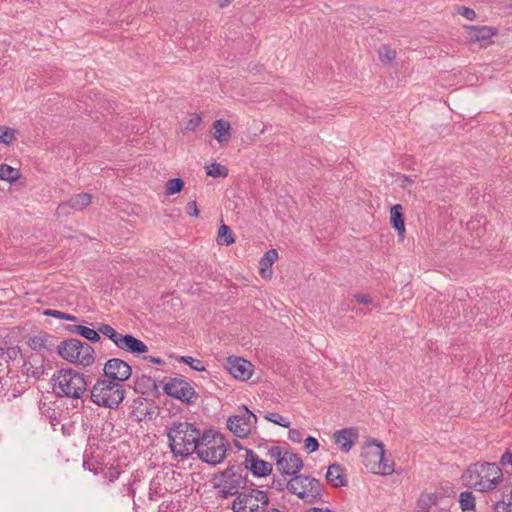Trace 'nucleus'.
<instances>
[{"label":"nucleus","instance_id":"16","mask_svg":"<svg viewBox=\"0 0 512 512\" xmlns=\"http://www.w3.org/2000/svg\"><path fill=\"white\" fill-rule=\"evenodd\" d=\"M465 29L468 31L469 41L483 43L482 46L490 44L492 37L498 34V29L492 26L467 25Z\"/></svg>","mask_w":512,"mask_h":512},{"label":"nucleus","instance_id":"6","mask_svg":"<svg viewBox=\"0 0 512 512\" xmlns=\"http://www.w3.org/2000/svg\"><path fill=\"white\" fill-rule=\"evenodd\" d=\"M125 386L108 379H98L92 386L89 399L96 405L104 408L115 409L125 398Z\"/></svg>","mask_w":512,"mask_h":512},{"label":"nucleus","instance_id":"34","mask_svg":"<svg viewBox=\"0 0 512 512\" xmlns=\"http://www.w3.org/2000/svg\"><path fill=\"white\" fill-rule=\"evenodd\" d=\"M228 168L219 163H212L209 167H207L206 174L208 176L218 178V177H226L228 175Z\"/></svg>","mask_w":512,"mask_h":512},{"label":"nucleus","instance_id":"30","mask_svg":"<svg viewBox=\"0 0 512 512\" xmlns=\"http://www.w3.org/2000/svg\"><path fill=\"white\" fill-rule=\"evenodd\" d=\"M460 508L463 512L475 509V496L471 491H463L459 496Z\"/></svg>","mask_w":512,"mask_h":512},{"label":"nucleus","instance_id":"54","mask_svg":"<svg viewBox=\"0 0 512 512\" xmlns=\"http://www.w3.org/2000/svg\"><path fill=\"white\" fill-rule=\"evenodd\" d=\"M306 512H335V511L331 510L329 508L322 509L319 507H312V508L308 509Z\"/></svg>","mask_w":512,"mask_h":512},{"label":"nucleus","instance_id":"56","mask_svg":"<svg viewBox=\"0 0 512 512\" xmlns=\"http://www.w3.org/2000/svg\"><path fill=\"white\" fill-rule=\"evenodd\" d=\"M410 182H411V180L407 176H404L403 183H410ZM402 186L405 188L406 184H403Z\"/></svg>","mask_w":512,"mask_h":512},{"label":"nucleus","instance_id":"10","mask_svg":"<svg viewBox=\"0 0 512 512\" xmlns=\"http://www.w3.org/2000/svg\"><path fill=\"white\" fill-rule=\"evenodd\" d=\"M164 393L186 405L196 403L199 395L189 382L181 378H170L163 386Z\"/></svg>","mask_w":512,"mask_h":512},{"label":"nucleus","instance_id":"31","mask_svg":"<svg viewBox=\"0 0 512 512\" xmlns=\"http://www.w3.org/2000/svg\"><path fill=\"white\" fill-rule=\"evenodd\" d=\"M49 338H51V336L49 335L34 336L28 340V345L34 351H41L44 348L47 350H51L52 345H47V341Z\"/></svg>","mask_w":512,"mask_h":512},{"label":"nucleus","instance_id":"53","mask_svg":"<svg viewBox=\"0 0 512 512\" xmlns=\"http://www.w3.org/2000/svg\"><path fill=\"white\" fill-rule=\"evenodd\" d=\"M119 475L120 472L114 468L109 469V471L106 473V477L109 479L110 482L116 480L119 477Z\"/></svg>","mask_w":512,"mask_h":512},{"label":"nucleus","instance_id":"8","mask_svg":"<svg viewBox=\"0 0 512 512\" xmlns=\"http://www.w3.org/2000/svg\"><path fill=\"white\" fill-rule=\"evenodd\" d=\"M252 483L241 491L232 502L233 512H264L269 504L266 491L257 489Z\"/></svg>","mask_w":512,"mask_h":512},{"label":"nucleus","instance_id":"3","mask_svg":"<svg viewBox=\"0 0 512 512\" xmlns=\"http://www.w3.org/2000/svg\"><path fill=\"white\" fill-rule=\"evenodd\" d=\"M230 444L223 434L213 429L203 432L199 443L193 446L192 451L204 463L217 466L227 457Z\"/></svg>","mask_w":512,"mask_h":512},{"label":"nucleus","instance_id":"7","mask_svg":"<svg viewBox=\"0 0 512 512\" xmlns=\"http://www.w3.org/2000/svg\"><path fill=\"white\" fill-rule=\"evenodd\" d=\"M288 485L289 492L299 497L306 504L324 502L325 487L314 477L298 474L288 481Z\"/></svg>","mask_w":512,"mask_h":512},{"label":"nucleus","instance_id":"36","mask_svg":"<svg viewBox=\"0 0 512 512\" xmlns=\"http://www.w3.org/2000/svg\"><path fill=\"white\" fill-rule=\"evenodd\" d=\"M267 456L270 459H273L276 461V466L278 471L280 470L281 466H283V463L285 462L284 459V453H282V449L280 446H272L268 452Z\"/></svg>","mask_w":512,"mask_h":512},{"label":"nucleus","instance_id":"41","mask_svg":"<svg viewBox=\"0 0 512 512\" xmlns=\"http://www.w3.org/2000/svg\"><path fill=\"white\" fill-rule=\"evenodd\" d=\"M179 362L187 364L190 368L196 371H204L205 367L201 360L195 359L191 356H181Z\"/></svg>","mask_w":512,"mask_h":512},{"label":"nucleus","instance_id":"23","mask_svg":"<svg viewBox=\"0 0 512 512\" xmlns=\"http://www.w3.org/2000/svg\"><path fill=\"white\" fill-rule=\"evenodd\" d=\"M326 480L336 488L346 486L348 483L344 474V468L338 463H333L328 467Z\"/></svg>","mask_w":512,"mask_h":512},{"label":"nucleus","instance_id":"26","mask_svg":"<svg viewBox=\"0 0 512 512\" xmlns=\"http://www.w3.org/2000/svg\"><path fill=\"white\" fill-rule=\"evenodd\" d=\"M95 349L88 343L82 342L79 349L78 364L84 367L91 366L95 363Z\"/></svg>","mask_w":512,"mask_h":512},{"label":"nucleus","instance_id":"9","mask_svg":"<svg viewBox=\"0 0 512 512\" xmlns=\"http://www.w3.org/2000/svg\"><path fill=\"white\" fill-rule=\"evenodd\" d=\"M257 420V416L244 405L240 414L228 418L227 427L236 437L246 438L256 429Z\"/></svg>","mask_w":512,"mask_h":512},{"label":"nucleus","instance_id":"24","mask_svg":"<svg viewBox=\"0 0 512 512\" xmlns=\"http://www.w3.org/2000/svg\"><path fill=\"white\" fill-rule=\"evenodd\" d=\"M214 137L216 140L223 144L228 142L231 137V125L224 119H218L213 123Z\"/></svg>","mask_w":512,"mask_h":512},{"label":"nucleus","instance_id":"48","mask_svg":"<svg viewBox=\"0 0 512 512\" xmlns=\"http://www.w3.org/2000/svg\"><path fill=\"white\" fill-rule=\"evenodd\" d=\"M288 439L293 443H300L302 441V433L295 428H290L288 431Z\"/></svg>","mask_w":512,"mask_h":512},{"label":"nucleus","instance_id":"15","mask_svg":"<svg viewBox=\"0 0 512 512\" xmlns=\"http://www.w3.org/2000/svg\"><path fill=\"white\" fill-rule=\"evenodd\" d=\"M251 362L236 356H231L227 359L226 368L229 373L236 379L245 381L252 376Z\"/></svg>","mask_w":512,"mask_h":512},{"label":"nucleus","instance_id":"50","mask_svg":"<svg viewBox=\"0 0 512 512\" xmlns=\"http://www.w3.org/2000/svg\"><path fill=\"white\" fill-rule=\"evenodd\" d=\"M84 325H65V329L73 334H77L81 336V329H83Z\"/></svg>","mask_w":512,"mask_h":512},{"label":"nucleus","instance_id":"17","mask_svg":"<svg viewBox=\"0 0 512 512\" xmlns=\"http://www.w3.org/2000/svg\"><path fill=\"white\" fill-rule=\"evenodd\" d=\"M80 347H82V341L76 338H69L57 345V353L64 360L78 364Z\"/></svg>","mask_w":512,"mask_h":512},{"label":"nucleus","instance_id":"5","mask_svg":"<svg viewBox=\"0 0 512 512\" xmlns=\"http://www.w3.org/2000/svg\"><path fill=\"white\" fill-rule=\"evenodd\" d=\"M502 480V470L496 463H475L467 470V481L470 487L479 492L494 490Z\"/></svg>","mask_w":512,"mask_h":512},{"label":"nucleus","instance_id":"2","mask_svg":"<svg viewBox=\"0 0 512 512\" xmlns=\"http://www.w3.org/2000/svg\"><path fill=\"white\" fill-rule=\"evenodd\" d=\"M203 432L189 422H174L168 429L169 447L174 456L187 458L194 453L193 446L199 443Z\"/></svg>","mask_w":512,"mask_h":512},{"label":"nucleus","instance_id":"14","mask_svg":"<svg viewBox=\"0 0 512 512\" xmlns=\"http://www.w3.org/2000/svg\"><path fill=\"white\" fill-rule=\"evenodd\" d=\"M92 195L90 193H79L72 195L67 201L62 202L56 209L58 217H67L72 211H82L91 204Z\"/></svg>","mask_w":512,"mask_h":512},{"label":"nucleus","instance_id":"55","mask_svg":"<svg viewBox=\"0 0 512 512\" xmlns=\"http://www.w3.org/2000/svg\"><path fill=\"white\" fill-rule=\"evenodd\" d=\"M84 467H87L90 471H92L94 474H98V470L93 467V466H90V464L86 461H84Z\"/></svg>","mask_w":512,"mask_h":512},{"label":"nucleus","instance_id":"37","mask_svg":"<svg viewBox=\"0 0 512 512\" xmlns=\"http://www.w3.org/2000/svg\"><path fill=\"white\" fill-rule=\"evenodd\" d=\"M17 130L6 127V126H0V143H3L5 145L11 144L15 140Z\"/></svg>","mask_w":512,"mask_h":512},{"label":"nucleus","instance_id":"44","mask_svg":"<svg viewBox=\"0 0 512 512\" xmlns=\"http://www.w3.org/2000/svg\"><path fill=\"white\" fill-rule=\"evenodd\" d=\"M271 488L277 491H283L286 488L289 491L288 481L285 478L273 477Z\"/></svg>","mask_w":512,"mask_h":512},{"label":"nucleus","instance_id":"49","mask_svg":"<svg viewBox=\"0 0 512 512\" xmlns=\"http://www.w3.org/2000/svg\"><path fill=\"white\" fill-rule=\"evenodd\" d=\"M354 297L357 303L359 304L366 305L372 302V298L369 294H356Z\"/></svg>","mask_w":512,"mask_h":512},{"label":"nucleus","instance_id":"11","mask_svg":"<svg viewBox=\"0 0 512 512\" xmlns=\"http://www.w3.org/2000/svg\"><path fill=\"white\" fill-rule=\"evenodd\" d=\"M103 375L110 381L123 384L132 376V367L123 359L111 358L104 364Z\"/></svg>","mask_w":512,"mask_h":512},{"label":"nucleus","instance_id":"13","mask_svg":"<svg viewBox=\"0 0 512 512\" xmlns=\"http://www.w3.org/2000/svg\"><path fill=\"white\" fill-rule=\"evenodd\" d=\"M384 454V445L381 442L373 439L366 444L364 447L361 458L364 466L374 473L375 471H380L381 466V455Z\"/></svg>","mask_w":512,"mask_h":512},{"label":"nucleus","instance_id":"38","mask_svg":"<svg viewBox=\"0 0 512 512\" xmlns=\"http://www.w3.org/2000/svg\"><path fill=\"white\" fill-rule=\"evenodd\" d=\"M264 418L267 421L272 422V423L279 425L281 427H284V428H289L290 424H291V422L287 418H285L282 415H280L279 413H275V412L266 413Z\"/></svg>","mask_w":512,"mask_h":512},{"label":"nucleus","instance_id":"19","mask_svg":"<svg viewBox=\"0 0 512 512\" xmlns=\"http://www.w3.org/2000/svg\"><path fill=\"white\" fill-rule=\"evenodd\" d=\"M133 389L141 395L153 397L160 395L157 382L152 377L144 374L135 376Z\"/></svg>","mask_w":512,"mask_h":512},{"label":"nucleus","instance_id":"18","mask_svg":"<svg viewBox=\"0 0 512 512\" xmlns=\"http://www.w3.org/2000/svg\"><path fill=\"white\" fill-rule=\"evenodd\" d=\"M120 339L121 340L117 342V348L136 357L147 353L149 350L148 346L143 341L132 334H124Z\"/></svg>","mask_w":512,"mask_h":512},{"label":"nucleus","instance_id":"22","mask_svg":"<svg viewBox=\"0 0 512 512\" xmlns=\"http://www.w3.org/2000/svg\"><path fill=\"white\" fill-rule=\"evenodd\" d=\"M390 223L399 237L403 239L405 234V216L402 205L395 204L390 208Z\"/></svg>","mask_w":512,"mask_h":512},{"label":"nucleus","instance_id":"47","mask_svg":"<svg viewBox=\"0 0 512 512\" xmlns=\"http://www.w3.org/2000/svg\"><path fill=\"white\" fill-rule=\"evenodd\" d=\"M186 213L191 217H198L199 216V209L197 207V202L195 200H191L186 205Z\"/></svg>","mask_w":512,"mask_h":512},{"label":"nucleus","instance_id":"52","mask_svg":"<svg viewBox=\"0 0 512 512\" xmlns=\"http://www.w3.org/2000/svg\"><path fill=\"white\" fill-rule=\"evenodd\" d=\"M501 464L502 465H512V453L507 450L501 457V460H500Z\"/></svg>","mask_w":512,"mask_h":512},{"label":"nucleus","instance_id":"4","mask_svg":"<svg viewBox=\"0 0 512 512\" xmlns=\"http://www.w3.org/2000/svg\"><path fill=\"white\" fill-rule=\"evenodd\" d=\"M52 381L53 391L58 397L79 399L87 390L85 375L72 368L56 371Z\"/></svg>","mask_w":512,"mask_h":512},{"label":"nucleus","instance_id":"12","mask_svg":"<svg viewBox=\"0 0 512 512\" xmlns=\"http://www.w3.org/2000/svg\"><path fill=\"white\" fill-rule=\"evenodd\" d=\"M242 464L244 473L248 470L254 477H266L273 471L272 464L259 458L252 449H245V460Z\"/></svg>","mask_w":512,"mask_h":512},{"label":"nucleus","instance_id":"46","mask_svg":"<svg viewBox=\"0 0 512 512\" xmlns=\"http://www.w3.org/2000/svg\"><path fill=\"white\" fill-rule=\"evenodd\" d=\"M458 13L471 21L475 20L477 17V14L473 9L465 6L459 7Z\"/></svg>","mask_w":512,"mask_h":512},{"label":"nucleus","instance_id":"58","mask_svg":"<svg viewBox=\"0 0 512 512\" xmlns=\"http://www.w3.org/2000/svg\"><path fill=\"white\" fill-rule=\"evenodd\" d=\"M137 402H139L141 404L142 403V399L139 398L137 400H134V403H137Z\"/></svg>","mask_w":512,"mask_h":512},{"label":"nucleus","instance_id":"21","mask_svg":"<svg viewBox=\"0 0 512 512\" xmlns=\"http://www.w3.org/2000/svg\"><path fill=\"white\" fill-rule=\"evenodd\" d=\"M284 459L285 462L283 463V466H281L279 472L282 475H298V472L303 468L302 459L296 453L288 451L284 453Z\"/></svg>","mask_w":512,"mask_h":512},{"label":"nucleus","instance_id":"29","mask_svg":"<svg viewBox=\"0 0 512 512\" xmlns=\"http://www.w3.org/2000/svg\"><path fill=\"white\" fill-rule=\"evenodd\" d=\"M217 240L219 244L229 246L235 242V238L233 236L232 229L222 223V225L219 227Z\"/></svg>","mask_w":512,"mask_h":512},{"label":"nucleus","instance_id":"40","mask_svg":"<svg viewBox=\"0 0 512 512\" xmlns=\"http://www.w3.org/2000/svg\"><path fill=\"white\" fill-rule=\"evenodd\" d=\"M380 471H375L374 474L390 475L394 472V461L386 458L385 453L381 455Z\"/></svg>","mask_w":512,"mask_h":512},{"label":"nucleus","instance_id":"27","mask_svg":"<svg viewBox=\"0 0 512 512\" xmlns=\"http://www.w3.org/2000/svg\"><path fill=\"white\" fill-rule=\"evenodd\" d=\"M97 330L99 331V335H103L104 337L111 340L116 347L117 342H119L121 340L120 338L124 335L115 330L111 325L105 323L97 322Z\"/></svg>","mask_w":512,"mask_h":512},{"label":"nucleus","instance_id":"43","mask_svg":"<svg viewBox=\"0 0 512 512\" xmlns=\"http://www.w3.org/2000/svg\"><path fill=\"white\" fill-rule=\"evenodd\" d=\"M201 122L202 118L197 114H193L192 117L187 121L184 129L186 131H194Z\"/></svg>","mask_w":512,"mask_h":512},{"label":"nucleus","instance_id":"32","mask_svg":"<svg viewBox=\"0 0 512 512\" xmlns=\"http://www.w3.org/2000/svg\"><path fill=\"white\" fill-rule=\"evenodd\" d=\"M184 181L181 178L169 179L165 184V194L174 195L180 193L184 188Z\"/></svg>","mask_w":512,"mask_h":512},{"label":"nucleus","instance_id":"28","mask_svg":"<svg viewBox=\"0 0 512 512\" xmlns=\"http://www.w3.org/2000/svg\"><path fill=\"white\" fill-rule=\"evenodd\" d=\"M21 177V173L19 169L14 168L8 164L0 165V180L7 181L9 183H14Z\"/></svg>","mask_w":512,"mask_h":512},{"label":"nucleus","instance_id":"57","mask_svg":"<svg viewBox=\"0 0 512 512\" xmlns=\"http://www.w3.org/2000/svg\"><path fill=\"white\" fill-rule=\"evenodd\" d=\"M234 445L238 448V449H243L242 445L239 443V441L237 440H234Z\"/></svg>","mask_w":512,"mask_h":512},{"label":"nucleus","instance_id":"39","mask_svg":"<svg viewBox=\"0 0 512 512\" xmlns=\"http://www.w3.org/2000/svg\"><path fill=\"white\" fill-rule=\"evenodd\" d=\"M378 54L379 59L385 63H390L396 58V51L389 45H382L378 50Z\"/></svg>","mask_w":512,"mask_h":512},{"label":"nucleus","instance_id":"51","mask_svg":"<svg viewBox=\"0 0 512 512\" xmlns=\"http://www.w3.org/2000/svg\"><path fill=\"white\" fill-rule=\"evenodd\" d=\"M142 359L143 360H146V361H149L151 363H154V364H158V365H164L165 364V361L160 358V357H154V356H142Z\"/></svg>","mask_w":512,"mask_h":512},{"label":"nucleus","instance_id":"1","mask_svg":"<svg viewBox=\"0 0 512 512\" xmlns=\"http://www.w3.org/2000/svg\"><path fill=\"white\" fill-rule=\"evenodd\" d=\"M247 477L243 464L229 460L227 467L214 473L211 478L212 486L217 491V498L227 499L240 494L248 487Z\"/></svg>","mask_w":512,"mask_h":512},{"label":"nucleus","instance_id":"35","mask_svg":"<svg viewBox=\"0 0 512 512\" xmlns=\"http://www.w3.org/2000/svg\"><path fill=\"white\" fill-rule=\"evenodd\" d=\"M43 314L45 316H50V317H54V318H58V319H62V320L70 321V322H78L79 321V318L77 316L68 314V313H65V312H62L59 310L46 309V310H44Z\"/></svg>","mask_w":512,"mask_h":512},{"label":"nucleus","instance_id":"42","mask_svg":"<svg viewBox=\"0 0 512 512\" xmlns=\"http://www.w3.org/2000/svg\"><path fill=\"white\" fill-rule=\"evenodd\" d=\"M304 448L307 450V452L310 454V453H313L315 451L318 450L319 448V442L316 438L312 437V436H308L305 440H304Z\"/></svg>","mask_w":512,"mask_h":512},{"label":"nucleus","instance_id":"45","mask_svg":"<svg viewBox=\"0 0 512 512\" xmlns=\"http://www.w3.org/2000/svg\"><path fill=\"white\" fill-rule=\"evenodd\" d=\"M494 512H512V502L497 501L493 505Z\"/></svg>","mask_w":512,"mask_h":512},{"label":"nucleus","instance_id":"20","mask_svg":"<svg viewBox=\"0 0 512 512\" xmlns=\"http://www.w3.org/2000/svg\"><path fill=\"white\" fill-rule=\"evenodd\" d=\"M358 437V431L354 427L337 430L333 434L336 444L340 445L343 452H349L353 446V438Z\"/></svg>","mask_w":512,"mask_h":512},{"label":"nucleus","instance_id":"33","mask_svg":"<svg viewBox=\"0 0 512 512\" xmlns=\"http://www.w3.org/2000/svg\"><path fill=\"white\" fill-rule=\"evenodd\" d=\"M93 325L95 328L83 326V329L80 330L81 337L85 338L87 341L91 343H98L101 341V336L99 335V331L97 330V323Z\"/></svg>","mask_w":512,"mask_h":512},{"label":"nucleus","instance_id":"25","mask_svg":"<svg viewBox=\"0 0 512 512\" xmlns=\"http://www.w3.org/2000/svg\"><path fill=\"white\" fill-rule=\"evenodd\" d=\"M278 258V252L276 249L268 250L260 260V274L262 277L271 275V267L274 261Z\"/></svg>","mask_w":512,"mask_h":512}]
</instances>
